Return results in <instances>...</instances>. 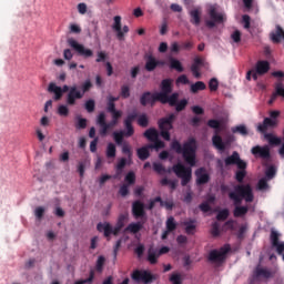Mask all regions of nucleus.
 <instances>
[{
  "label": "nucleus",
  "instance_id": "nucleus-1",
  "mask_svg": "<svg viewBox=\"0 0 284 284\" xmlns=\"http://www.w3.org/2000/svg\"><path fill=\"white\" fill-rule=\"evenodd\" d=\"M171 150L176 154H182L185 163L190 166H185L181 163L173 165L172 171L178 179H181V186L185 187L190 181H192V168L196 166V151L199 150V143L195 138H189L181 144L179 140L171 142Z\"/></svg>",
  "mask_w": 284,
  "mask_h": 284
},
{
  "label": "nucleus",
  "instance_id": "nucleus-2",
  "mask_svg": "<svg viewBox=\"0 0 284 284\" xmlns=\"http://www.w3.org/2000/svg\"><path fill=\"white\" fill-rule=\"evenodd\" d=\"M229 199L233 201V205L235 209L233 211V215L235 219H241L250 212V207L241 206L243 200L246 203H252L254 201V192L252 190V185L250 184H237L234 186V191L229 193Z\"/></svg>",
  "mask_w": 284,
  "mask_h": 284
},
{
  "label": "nucleus",
  "instance_id": "nucleus-3",
  "mask_svg": "<svg viewBox=\"0 0 284 284\" xmlns=\"http://www.w3.org/2000/svg\"><path fill=\"white\" fill-rule=\"evenodd\" d=\"M125 223H128V214H120L118 216L115 226L113 227L110 222H100L97 224L98 232H103L104 239H108L110 241V236H119L121 234V230L125 227Z\"/></svg>",
  "mask_w": 284,
  "mask_h": 284
},
{
  "label": "nucleus",
  "instance_id": "nucleus-4",
  "mask_svg": "<svg viewBox=\"0 0 284 284\" xmlns=\"http://www.w3.org/2000/svg\"><path fill=\"white\" fill-rule=\"evenodd\" d=\"M224 163L226 168H229V165H236L237 171L235 172V181H237V183H243L245 176H247V162L241 159V154L234 151L232 155L224 159Z\"/></svg>",
  "mask_w": 284,
  "mask_h": 284
},
{
  "label": "nucleus",
  "instance_id": "nucleus-5",
  "mask_svg": "<svg viewBox=\"0 0 284 284\" xmlns=\"http://www.w3.org/2000/svg\"><path fill=\"white\" fill-rule=\"evenodd\" d=\"M136 116H138L136 111L129 113L126 115V118L124 119V128L126 131L113 133V139H114L116 145H123V136H126V138L134 136V126L132 125V123H134V121H136Z\"/></svg>",
  "mask_w": 284,
  "mask_h": 284
},
{
  "label": "nucleus",
  "instance_id": "nucleus-6",
  "mask_svg": "<svg viewBox=\"0 0 284 284\" xmlns=\"http://www.w3.org/2000/svg\"><path fill=\"white\" fill-rule=\"evenodd\" d=\"M174 121H176V113H170L168 116L158 121L160 136L164 141H171L170 130H174Z\"/></svg>",
  "mask_w": 284,
  "mask_h": 284
},
{
  "label": "nucleus",
  "instance_id": "nucleus-7",
  "mask_svg": "<svg viewBox=\"0 0 284 284\" xmlns=\"http://www.w3.org/2000/svg\"><path fill=\"white\" fill-rule=\"evenodd\" d=\"M231 250H232V247L230 246V244H225L224 246L220 247L219 250H212L209 253L210 263H215L217 265H221V263H223L225 261V258L227 257V254L230 253Z\"/></svg>",
  "mask_w": 284,
  "mask_h": 284
},
{
  "label": "nucleus",
  "instance_id": "nucleus-8",
  "mask_svg": "<svg viewBox=\"0 0 284 284\" xmlns=\"http://www.w3.org/2000/svg\"><path fill=\"white\" fill-rule=\"evenodd\" d=\"M131 278L135 283L150 284L156 281V275L152 274L150 271L134 270L131 274Z\"/></svg>",
  "mask_w": 284,
  "mask_h": 284
},
{
  "label": "nucleus",
  "instance_id": "nucleus-9",
  "mask_svg": "<svg viewBox=\"0 0 284 284\" xmlns=\"http://www.w3.org/2000/svg\"><path fill=\"white\" fill-rule=\"evenodd\" d=\"M68 45L77 52L79 57H83V59H90L91 57H94V51L92 49H87L85 45L79 43L77 40L73 38L68 39Z\"/></svg>",
  "mask_w": 284,
  "mask_h": 284
},
{
  "label": "nucleus",
  "instance_id": "nucleus-10",
  "mask_svg": "<svg viewBox=\"0 0 284 284\" xmlns=\"http://www.w3.org/2000/svg\"><path fill=\"white\" fill-rule=\"evenodd\" d=\"M251 154H253L255 159H262V161H270V159H272V152L268 145H255L251 149Z\"/></svg>",
  "mask_w": 284,
  "mask_h": 284
},
{
  "label": "nucleus",
  "instance_id": "nucleus-11",
  "mask_svg": "<svg viewBox=\"0 0 284 284\" xmlns=\"http://www.w3.org/2000/svg\"><path fill=\"white\" fill-rule=\"evenodd\" d=\"M132 216L139 221V219H144L145 216V204L143 202H141L140 200L134 201L132 203Z\"/></svg>",
  "mask_w": 284,
  "mask_h": 284
},
{
  "label": "nucleus",
  "instance_id": "nucleus-12",
  "mask_svg": "<svg viewBox=\"0 0 284 284\" xmlns=\"http://www.w3.org/2000/svg\"><path fill=\"white\" fill-rule=\"evenodd\" d=\"M78 99H83V93L79 91L77 85L70 87V91L67 95L68 105H75Z\"/></svg>",
  "mask_w": 284,
  "mask_h": 284
},
{
  "label": "nucleus",
  "instance_id": "nucleus-13",
  "mask_svg": "<svg viewBox=\"0 0 284 284\" xmlns=\"http://www.w3.org/2000/svg\"><path fill=\"white\" fill-rule=\"evenodd\" d=\"M161 92H158V97L156 99L161 100V99H165V97L168 94H172V79H164L161 82Z\"/></svg>",
  "mask_w": 284,
  "mask_h": 284
},
{
  "label": "nucleus",
  "instance_id": "nucleus-14",
  "mask_svg": "<svg viewBox=\"0 0 284 284\" xmlns=\"http://www.w3.org/2000/svg\"><path fill=\"white\" fill-rule=\"evenodd\" d=\"M156 97H159V93H152L150 91H146V92L142 93V95L140 97V103L143 106H145L148 104L154 105V103H156V101H159V99Z\"/></svg>",
  "mask_w": 284,
  "mask_h": 284
},
{
  "label": "nucleus",
  "instance_id": "nucleus-15",
  "mask_svg": "<svg viewBox=\"0 0 284 284\" xmlns=\"http://www.w3.org/2000/svg\"><path fill=\"white\" fill-rule=\"evenodd\" d=\"M278 236H280L278 232L271 231L272 247H275L277 254L281 256V255H283V252H284V242H280Z\"/></svg>",
  "mask_w": 284,
  "mask_h": 284
},
{
  "label": "nucleus",
  "instance_id": "nucleus-16",
  "mask_svg": "<svg viewBox=\"0 0 284 284\" xmlns=\"http://www.w3.org/2000/svg\"><path fill=\"white\" fill-rule=\"evenodd\" d=\"M97 123L101 128L100 130L101 136H105V134H108V130H110V128H114L112 124H110V122L109 123L105 122V112L99 113L97 118Z\"/></svg>",
  "mask_w": 284,
  "mask_h": 284
},
{
  "label": "nucleus",
  "instance_id": "nucleus-17",
  "mask_svg": "<svg viewBox=\"0 0 284 284\" xmlns=\"http://www.w3.org/2000/svg\"><path fill=\"white\" fill-rule=\"evenodd\" d=\"M272 43H282L284 41V29L281 24L275 26V30L270 33Z\"/></svg>",
  "mask_w": 284,
  "mask_h": 284
},
{
  "label": "nucleus",
  "instance_id": "nucleus-18",
  "mask_svg": "<svg viewBox=\"0 0 284 284\" xmlns=\"http://www.w3.org/2000/svg\"><path fill=\"white\" fill-rule=\"evenodd\" d=\"M278 97H282V99H284V84L282 82L274 83V92L268 100V105H272V103H274V101H276Z\"/></svg>",
  "mask_w": 284,
  "mask_h": 284
},
{
  "label": "nucleus",
  "instance_id": "nucleus-19",
  "mask_svg": "<svg viewBox=\"0 0 284 284\" xmlns=\"http://www.w3.org/2000/svg\"><path fill=\"white\" fill-rule=\"evenodd\" d=\"M272 276H274L272 271L261 267V264H258L253 271L254 278H272Z\"/></svg>",
  "mask_w": 284,
  "mask_h": 284
},
{
  "label": "nucleus",
  "instance_id": "nucleus-20",
  "mask_svg": "<svg viewBox=\"0 0 284 284\" xmlns=\"http://www.w3.org/2000/svg\"><path fill=\"white\" fill-rule=\"evenodd\" d=\"M205 172L204 168H200L195 171L196 179V185H205V183H210V174L203 173Z\"/></svg>",
  "mask_w": 284,
  "mask_h": 284
},
{
  "label": "nucleus",
  "instance_id": "nucleus-21",
  "mask_svg": "<svg viewBox=\"0 0 284 284\" xmlns=\"http://www.w3.org/2000/svg\"><path fill=\"white\" fill-rule=\"evenodd\" d=\"M276 125H278V121L272 120L271 118H265L263 123L257 125V130L258 132L265 133L267 132L268 128H276Z\"/></svg>",
  "mask_w": 284,
  "mask_h": 284
},
{
  "label": "nucleus",
  "instance_id": "nucleus-22",
  "mask_svg": "<svg viewBox=\"0 0 284 284\" xmlns=\"http://www.w3.org/2000/svg\"><path fill=\"white\" fill-rule=\"evenodd\" d=\"M143 225H145V222H132L124 229V233L130 232L131 234H139V232L143 230Z\"/></svg>",
  "mask_w": 284,
  "mask_h": 284
},
{
  "label": "nucleus",
  "instance_id": "nucleus-23",
  "mask_svg": "<svg viewBox=\"0 0 284 284\" xmlns=\"http://www.w3.org/2000/svg\"><path fill=\"white\" fill-rule=\"evenodd\" d=\"M113 26H112V30H114V32H116V38L119 39V41H123V31L121 28V16H115L113 18Z\"/></svg>",
  "mask_w": 284,
  "mask_h": 284
},
{
  "label": "nucleus",
  "instance_id": "nucleus-24",
  "mask_svg": "<svg viewBox=\"0 0 284 284\" xmlns=\"http://www.w3.org/2000/svg\"><path fill=\"white\" fill-rule=\"evenodd\" d=\"M159 101L160 103H163V104L169 103L171 108H174V105L179 103V93L174 92L171 95L166 94L165 98H161Z\"/></svg>",
  "mask_w": 284,
  "mask_h": 284
},
{
  "label": "nucleus",
  "instance_id": "nucleus-25",
  "mask_svg": "<svg viewBox=\"0 0 284 284\" xmlns=\"http://www.w3.org/2000/svg\"><path fill=\"white\" fill-rule=\"evenodd\" d=\"M255 70L260 77H263V74H267V72H270V62L265 60L257 61Z\"/></svg>",
  "mask_w": 284,
  "mask_h": 284
},
{
  "label": "nucleus",
  "instance_id": "nucleus-26",
  "mask_svg": "<svg viewBox=\"0 0 284 284\" xmlns=\"http://www.w3.org/2000/svg\"><path fill=\"white\" fill-rule=\"evenodd\" d=\"M190 17H191V23L193 26H201V14H202V11H201V8H195V9H192L190 12H189Z\"/></svg>",
  "mask_w": 284,
  "mask_h": 284
},
{
  "label": "nucleus",
  "instance_id": "nucleus-27",
  "mask_svg": "<svg viewBox=\"0 0 284 284\" xmlns=\"http://www.w3.org/2000/svg\"><path fill=\"white\" fill-rule=\"evenodd\" d=\"M48 92H51L54 94L55 101H61V98L63 97V91L61 87H58L54 82H51L48 87Z\"/></svg>",
  "mask_w": 284,
  "mask_h": 284
},
{
  "label": "nucleus",
  "instance_id": "nucleus-28",
  "mask_svg": "<svg viewBox=\"0 0 284 284\" xmlns=\"http://www.w3.org/2000/svg\"><path fill=\"white\" fill-rule=\"evenodd\" d=\"M145 61L146 72H154L156 70V58H154L152 54H149L145 57Z\"/></svg>",
  "mask_w": 284,
  "mask_h": 284
},
{
  "label": "nucleus",
  "instance_id": "nucleus-29",
  "mask_svg": "<svg viewBox=\"0 0 284 284\" xmlns=\"http://www.w3.org/2000/svg\"><path fill=\"white\" fill-rule=\"evenodd\" d=\"M212 143H213L214 148H216V150H220L221 152H224L225 142H223V138H221V135H219V133L213 135Z\"/></svg>",
  "mask_w": 284,
  "mask_h": 284
},
{
  "label": "nucleus",
  "instance_id": "nucleus-30",
  "mask_svg": "<svg viewBox=\"0 0 284 284\" xmlns=\"http://www.w3.org/2000/svg\"><path fill=\"white\" fill-rule=\"evenodd\" d=\"M150 150H151L150 145L142 146L136 150L138 158L140 159V161H148V159H150Z\"/></svg>",
  "mask_w": 284,
  "mask_h": 284
},
{
  "label": "nucleus",
  "instance_id": "nucleus-31",
  "mask_svg": "<svg viewBox=\"0 0 284 284\" xmlns=\"http://www.w3.org/2000/svg\"><path fill=\"white\" fill-rule=\"evenodd\" d=\"M159 252H156L154 248H149L148 251V261L151 265H156L159 263Z\"/></svg>",
  "mask_w": 284,
  "mask_h": 284
},
{
  "label": "nucleus",
  "instance_id": "nucleus-32",
  "mask_svg": "<svg viewBox=\"0 0 284 284\" xmlns=\"http://www.w3.org/2000/svg\"><path fill=\"white\" fill-rule=\"evenodd\" d=\"M209 14L211 20L215 21L216 23H223V16L216 11V8L211 7L209 10Z\"/></svg>",
  "mask_w": 284,
  "mask_h": 284
},
{
  "label": "nucleus",
  "instance_id": "nucleus-33",
  "mask_svg": "<svg viewBox=\"0 0 284 284\" xmlns=\"http://www.w3.org/2000/svg\"><path fill=\"white\" fill-rule=\"evenodd\" d=\"M144 136L149 141H156V139H159V131H156V129H154V128L148 129L144 132Z\"/></svg>",
  "mask_w": 284,
  "mask_h": 284
},
{
  "label": "nucleus",
  "instance_id": "nucleus-34",
  "mask_svg": "<svg viewBox=\"0 0 284 284\" xmlns=\"http://www.w3.org/2000/svg\"><path fill=\"white\" fill-rule=\"evenodd\" d=\"M136 119L138 125H140V128H148V125H150V118L148 114L142 113L141 115H138Z\"/></svg>",
  "mask_w": 284,
  "mask_h": 284
},
{
  "label": "nucleus",
  "instance_id": "nucleus-35",
  "mask_svg": "<svg viewBox=\"0 0 284 284\" xmlns=\"http://www.w3.org/2000/svg\"><path fill=\"white\" fill-rule=\"evenodd\" d=\"M206 88H207V85H205V82L197 81L194 84H191V92L193 94H196L197 92H201V91L205 90Z\"/></svg>",
  "mask_w": 284,
  "mask_h": 284
},
{
  "label": "nucleus",
  "instance_id": "nucleus-36",
  "mask_svg": "<svg viewBox=\"0 0 284 284\" xmlns=\"http://www.w3.org/2000/svg\"><path fill=\"white\" fill-rule=\"evenodd\" d=\"M123 116V111L118 110L111 113V121L109 122L113 128L119 125V120Z\"/></svg>",
  "mask_w": 284,
  "mask_h": 284
},
{
  "label": "nucleus",
  "instance_id": "nucleus-37",
  "mask_svg": "<svg viewBox=\"0 0 284 284\" xmlns=\"http://www.w3.org/2000/svg\"><path fill=\"white\" fill-rule=\"evenodd\" d=\"M170 68L171 70H176V72H183V64L181 63V61L174 59V58H170Z\"/></svg>",
  "mask_w": 284,
  "mask_h": 284
},
{
  "label": "nucleus",
  "instance_id": "nucleus-38",
  "mask_svg": "<svg viewBox=\"0 0 284 284\" xmlns=\"http://www.w3.org/2000/svg\"><path fill=\"white\" fill-rule=\"evenodd\" d=\"M266 140L268 141L270 145H282L283 140L272 133L265 135Z\"/></svg>",
  "mask_w": 284,
  "mask_h": 284
},
{
  "label": "nucleus",
  "instance_id": "nucleus-39",
  "mask_svg": "<svg viewBox=\"0 0 284 284\" xmlns=\"http://www.w3.org/2000/svg\"><path fill=\"white\" fill-rule=\"evenodd\" d=\"M116 156V145L110 142L106 145V159H114Z\"/></svg>",
  "mask_w": 284,
  "mask_h": 284
},
{
  "label": "nucleus",
  "instance_id": "nucleus-40",
  "mask_svg": "<svg viewBox=\"0 0 284 284\" xmlns=\"http://www.w3.org/2000/svg\"><path fill=\"white\" fill-rule=\"evenodd\" d=\"M209 128H212V130H215V134H219L221 132V121L211 119L207 121Z\"/></svg>",
  "mask_w": 284,
  "mask_h": 284
},
{
  "label": "nucleus",
  "instance_id": "nucleus-41",
  "mask_svg": "<svg viewBox=\"0 0 284 284\" xmlns=\"http://www.w3.org/2000/svg\"><path fill=\"white\" fill-rule=\"evenodd\" d=\"M233 134H241L242 136H247V126L241 124L232 129Z\"/></svg>",
  "mask_w": 284,
  "mask_h": 284
},
{
  "label": "nucleus",
  "instance_id": "nucleus-42",
  "mask_svg": "<svg viewBox=\"0 0 284 284\" xmlns=\"http://www.w3.org/2000/svg\"><path fill=\"white\" fill-rule=\"evenodd\" d=\"M274 176H276V168L274 165H270L265 171V179H267V181H272Z\"/></svg>",
  "mask_w": 284,
  "mask_h": 284
},
{
  "label": "nucleus",
  "instance_id": "nucleus-43",
  "mask_svg": "<svg viewBox=\"0 0 284 284\" xmlns=\"http://www.w3.org/2000/svg\"><path fill=\"white\" fill-rule=\"evenodd\" d=\"M149 148H150L151 150H163V148H165V142L159 140V138H158V139H155V140L153 141V144H150V145H149Z\"/></svg>",
  "mask_w": 284,
  "mask_h": 284
},
{
  "label": "nucleus",
  "instance_id": "nucleus-44",
  "mask_svg": "<svg viewBox=\"0 0 284 284\" xmlns=\"http://www.w3.org/2000/svg\"><path fill=\"white\" fill-rule=\"evenodd\" d=\"M175 112H183L187 108V99H182L174 105Z\"/></svg>",
  "mask_w": 284,
  "mask_h": 284
},
{
  "label": "nucleus",
  "instance_id": "nucleus-45",
  "mask_svg": "<svg viewBox=\"0 0 284 284\" xmlns=\"http://www.w3.org/2000/svg\"><path fill=\"white\" fill-rule=\"evenodd\" d=\"M125 183H128V185H134V183H136V174H134V172L130 171L125 178H124Z\"/></svg>",
  "mask_w": 284,
  "mask_h": 284
},
{
  "label": "nucleus",
  "instance_id": "nucleus-46",
  "mask_svg": "<svg viewBox=\"0 0 284 284\" xmlns=\"http://www.w3.org/2000/svg\"><path fill=\"white\" fill-rule=\"evenodd\" d=\"M195 221L191 220L189 222H184L185 225V232L187 234H194V230H196V225H194Z\"/></svg>",
  "mask_w": 284,
  "mask_h": 284
},
{
  "label": "nucleus",
  "instance_id": "nucleus-47",
  "mask_svg": "<svg viewBox=\"0 0 284 284\" xmlns=\"http://www.w3.org/2000/svg\"><path fill=\"white\" fill-rule=\"evenodd\" d=\"M75 128L77 130H85L88 128V120L85 118H78Z\"/></svg>",
  "mask_w": 284,
  "mask_h": 284
},
{
  "label": "nucleus",
  "instance_id": "nucleus-48",
  "mask_svg": "<svg viewBox=\"0 0 284 284\" xmlns=\"http://www.w3.org/2000/svg\"><path fill=\"white\" fill-rule=\"evenodd\" d=\"M122 154H126L128 161H132V148L130 146V144L124 143L122 145Z\"/></svg>",
  "mask_w": 284,
  "mask_h": 284
},
{
  "label": "nucleus",
  "instance_id": "nucleus-49",
  "mask_svg": "<svg viewBox=\"0 0 284 284\" xmlns=\"http://www.w3.org/2000/svg\"><path fill=\"white\" fill-rule=\"evenodd\" d=\"M212 236H221V224L219 222H214L211 226Z\"/></svg>",
  "mask_w": 284,
  "mask_h": 284
},
{
  "label": "nucleus",
  "instance_id": "nucleus-50",
  "mask_svg": "<svg viewBox=\"0 0 284 284\" xmlns=\"http://www.w3.org/2000/svg\"><path fill=\"white\" fill-rule=\"evenodd\" d=\"M84 108L87 112H89V114H92V112H94V109L97 108V103L94 102V100H88L84 103Z\"/></svg>",
  "mask_w": 284,
  "mask_h": 284
},
{
  "label": "nucleus",
  "instance_id": "nucleus-51",
  "mask_svg": "<svg viewBox=\"0 0 284 284\" xmlns=\"http://www.w3.org/2000/svg\"><path fill=\"white\" fill-rule=\"evenodd\" d=\"M105 265V257L103 255H100L98 257L95 270L97 272H103V266Z\"/></svg>",
  "mask_w": 284,
  "mask_h": 284
},
{
  "label": "nucleus",
  "instance_id": "nucleus-52",
  "mask_svg": "<svg viewBox=\"0 0 284 284\" xmlns=\"http://www.w3.org/2000/svg\"><path fill=\"white\" fill-rule=\"evenodd\" d=\"M169 281L172 283V284H183V278L181 277V274L179 273H173Z\"/></svg>",
  "mask_w": 284,
  "mask_h": 284
},
{
  "label": "nucleus",
  "instance_id": "nucleus-53",
  "mask_svg": "<svg viewBox=\"0 0 284 284\" xmlns=\"http://www.w3.org/2000/svg\"><path fill=\"white\" fill-rule=\"evenodd\" d=\"M166 230L169 232H174V230H176V222L174 221L173 216L166 220Z\"/></svg>",
  "mask_w": 284,
  "mask_h": 284
},
{
  "label": "nucleus",
  "instance_id": "nucleus-54",
  "mask_svg": "<svg viewBox=\"0 0 284 284\" xmlns=\"http://www.w3.org/2000/svg\"><path fill=\"white\" fill-rule=\"evenodd\" d=\"M229 216H230V210L224 209L217 213L216 219L217 221H227Z\"/></svg>",
  "mask_w": 284,
  "mask_h": 284
},
{
  "label": "nucleus",
  "instance_id": "nucleus-55",
  "mask_svg": "<svg viewBox=\"0 0 284 284\" xmlns=\"http://www.w3.org/2000/svg\"><path fill=\"white\" fill-rule=\"evenodd\" d=\"M120 95L122 99H130V85L123 84L121 87Z\"/></svg>",
  "mask_w": 284,
  "mask_h": 284
},
{
  "label": "nucleus",
  "instance_id": "nucleus-56",
  "mask_svg": "<svg viewBox=\"0 0 284 284\" xmlns=\"http://www.w3.org/2000/svg\"><path fill=\"white\" fill-rule=\"evenodd\" d=\"M267 178H262L258 182H257V189L258 190H267L270 187V184L267 183Z\"/></svg>",
  "mask_w": 284,
  "mask_h": 284
},
{
  "label": "nucleus",
  "instance_id": "nucleus-57",
  "mask_svg": "<svg viewBox=\"0 0 284 284\" xmlns=\"http://www.w3.org/2000/svg\"><path fill=\"white\" fill-rule=\"evenodd\" d=\"M209 88L211 92H216V90H219V80L216 78H212L209 82Z\"/></svg>",
  "mask_w": 284,
  "mask_h": 284
},
{
  "label": "nucleus",
  "instance_id": "nucleus-58",
  "mask_svg": "<svg viewBox=\"0 0 284 284\" xmlns=\"http://www.w3.org/2000/svg\"><path fill=\"white\" fill-rule=\"evenodd\" d=\"M125 165H128V159L125 158H121L116 164V171L118 172H123V169L125 168Z\"/></svg>",
  "mask_w": 284,
  "mask_h": 284
},
{
  "label": "nucleus",
  "instance_id": "nucleus-59",
  "mask_svg": "<svg viewBox=\"0 0 284 284\" xmlns=\"http://www.w3.org/2000/svg\"><path fill=\"white\" fill-rule=\"evenodd\" d=\"M58 114H59L60 116H68V114H70V109H68V106L61 104V105H59V108H58Z\"/></svg>",
  "mask_w": 284,
  "mask_h": 284
},
{
  "label": "nucleus",
  "instance_id": "nucleus-60",
  "mask_svg": "<svg viewBox=\"0 0 284 284\" xmlns=\"http://www.w3.org/2000/svg\"><path fill=\"white\" fill-rule=\"evenodd\" d=\"M175 83H176V85H179L180 83H181L182 85H189L190 79H187V75L182 74V75H180V77L176 79Z\"/></svg>",
  "mask_w": 284,
  "mask_h": 284
},
{
  "label": "nucleus",
  "instance_id": "nucleus-61",
  "mask_svg": "<svg viewBox=\"0 0 284 284\" xmlns=\"http://www.w3.org/2000/svg\"><path fill=\"white\" fill-rule=\"evenodd\" d=\"M144 252H145V246L143 244H139L134 248V253L136 254L138 258H141L143 256Z\"/></svg>",
  "mask_w": 284,
  "mask_h": 284
},
{
  "label": "nucleus",
  "instance_id": "nucleus-62",
  "mask_svg": "<svg viewBox=\"0 0 284 284\" xmlns=\"http://www.w3.org/2000/svg\"><path fill=\"white\" fill-rule=\"evenodd\" d=\"M119 194H121V196H128L130 194V185L123 184L119 190Z\"/></svg>",
  "mask_w": 284,
  "mask_h": 284
},
{
  "label": "nucleus",
  "instance_id": "nucleus-63",
  "mask_svg": "<svg viewBox=\"0 0 284 284\" xmlns=\"http://www.w3.org/2000/svg\"><path fill=\"white\" fill-rule=\"evenodd\" d=\"M272 77H274L275 79H278L277 83H283L284 81V72L283 71H274L271 73Z\"/></svg>",
  "mask_w": 284,
  "mask_h": 284
},
{
  "label": "nucleus",
  "instance_id": "nucleus-64",
  "mask_svg": "<svg viewBox=\"0 0 284 284\" xmlns=\"http://www.w3.org/2000/svg\"><path fill=\"white\" fill-rule=\"evenodd\" d=\"M78 172H79L80 176L83 179V176L85 175V162H83V161L79 162Z\"/></svg>",
  "mask_w": 284,
  "mask_h": 284
}]
</instances>
